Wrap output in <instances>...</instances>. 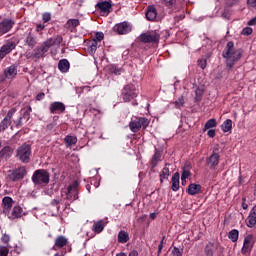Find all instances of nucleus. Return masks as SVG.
Masks as SVG:
<instances>
[{
	"label": "nucleus",
	"mask_w": 256,
	"mask_h": 256,
	"mask_svg": "<svg viewBox=\"0 0 256 256\" xmlns=\"http://www.w3.org/2000/svg\"><path fill=\"white\" fill-rule=\"evenodd\" d=\"M42 20L44 21V23H49V21H51V13L45 12L42 15Z\"/></svg>",
	"instance_id": "obj_45"
},
{
	"label": "nucleus",
	"mask_w": 256,
	"mask_h": 256,
	"mask_svg": "<svg viewBox=\"0 0 256 256\" xmlns=\"http://www.w3.org/2000/svg\"><path fill=\"white\" fill-rule=\"evenodd\" d=\"M61 43H63V37L61 35L49 38L37 49L36 57H43L51 47H59Z\"/></svg>",
	"instance_id": "obj_2"
},
{
	"label": "nucleus",
	"mask_w": 256,
	"mask_h": 256,
	"mask_svg": "<svg viewBox=\"0 0 256 256\" xmlns=\"http://www.w3.org/2000/svg\"><path fill=\"white\" fill-rule=\"evenodd\" d=\"M168 163L165 164V167L160 172V183H163V179H169V168L167 167Z\"/></svg>",
	"instance_id": "obj_34"
},
{
	"label": "nucleus",
	"mask_w": 256,
	"mask_h": 256,
	"mask_svg": "<svg viewBox=\"0 0 256 256\" xmlns=\"http://www.w3.org/2000/svg\"><path fill=\"white\" fill-rule=\"evenodd\" d=\"M103 39H105V34H103V32H96L93 40L97 41V43L99 45V43H101V41H103Z\"/></svg>",
	"instance_id": "obj_40"
},
{
	"label": "nucleus",
	"mask_w": 256,
	"mask_h": 256,
	"mask_svg": "<svg viewBox=\"0 0 256 256\" xmlns=\"http://www.w3.org/2000/svg\"><path fill=\"white\" fill-rule=\"evenodd\" d=\"M248 25H250V26L256 25V17H255V18H252V19L248 22Z\"/></svg>",
	"instance_id": "obj_59"
},
{
	"label": "nucleus",
	"mask_w": 256,
	"mask_h": 256,
	"mask_svg": "<svg viewBox=\"0 0 256 256\" xmlns=\"http://www.w3.org/2000/svg\"><path fill=\"white\" fill-rule=\"evenodd\" d=\"M174 105L176 109H181L183 105H185V98L183 96L179 97L175 102Z\"/></svg>",
	"instance_id": "obj_39"
},
{
	"label": "nucleus",
	"mask_w": 256,
	"mask_h": 256,
	"mask_svg": "<svg viewBox=\"0 0 256 256\" xmlns=\"http://www.w3.org/2000/svg\"><path fill=\"white\" fill-rule=\"evenodd\" d=\"M44 29H45V26L41 24L37 25L36 27V31H43Z\"/></svg>",
	"instance_id": "obj_61"
},
{
	"label": "nucleus",
	"mask_w": 256,
	"mask_h": 256,
	"mask_svg": "<svg viewBox=\"0 0 256 256\" xmlns=\"http://www.w3.org/2000/svg\"><path fill=\"white\" fill-rule=\"evenodd\" d=\"M149 119L145 117L136 118L135 120L130 121L129 129L132 133H139L141 128L147 129L149 127Z\"/></svg>",
	"instance_id": "obj_6"
},
{
	"label": "nucleus",
	"mask_w": 256,
	"mask_h": 256,
	"mask_svg": "<svg viewBox=\"0 0 256 256\" xmlns=\"http://www.w3.org/2000/svg\"><path fill=\"white\" fill-rule=\"evenodd\" d=\"M201 189H202L201 184L191 183L188 186L187 193L188 195H192V196L199 195V193H201L202 191Z\"/></svg>",
	"instance_id": "obj_22"
},
{
	"label": "nucleus",
	"mask_w": 256,
	"mask_h": 256,
	"mask_svg": "<svg viewBox=\"0 0 256 256\" xmlns=\"http://www.w3.org/2000/svg\"><path fill=\"white\" fill-rule=\"evenodd\" d=\"M222 56L224 59H228V61H239L243 57V50L235 49V43H233V41H229L222 53Z\"/></svg>",
	"instance_id": "obj_1"
},
{
	"label": "nucleus",
	"mask_w": 256,
	"mask_h": 256,
	"mask_svg": "<svg viewBox=\"0 0 256 256\" xmlns=\"http://www.w3.org/2000/svg\"><path fill=\"white\" fill-rule=\"evenodd\" d=\"M161 157H162L161 150L155 148L154 154L150 160L151 169H155V167H157V165H159V163L161 161Z\"/></svg>",
	"instance_id": "obj_18"
},
{
	"label": "nucleus",
	"mask_w": 256,
	"mask_h": 256,
	"mask_svg": "<svg viewBox=\"0 0 256 256\" xmlns=\"http://www.w3.org/2000/svg\"><path fill=\"white\" fill-rule=\"evenodd\" d=\"M104 69L106 71H110V73H113L114 75H119L122 71V69L117 67V65H106Z\"/></svg>",
	"instance_id": "obj_33"
},
{
	"label": "nucleus",
	"mask_w": 256,
	"mask_h": 256,
	"mask_svg": "<svg viewBox=\"0 0 256 256\" xmlns=\"http://www.w3.org/2000/svg\"><path fill=\"white\" fill-rule=\"evenodd\" d=\"M107 225V222H105L104 220H98V221H95L93 223V226H92V231L96 234V235H99V233H103L105 227Z\"/></svg>",
	"instance_id": "obj_20"
},
{
	"label": "nucleus",
	"mask_w": 256,
	"mask_h": 256,
	"mask_svg": "<svg viewBox=\"0 0 256 256\" xmlns=\"http://www.w3.org/2000/svg\"><path fill=\"white\" fill-rule=\"evenodd\" d=\"M221 159V156L217 152H212L209 158L206 159L207 167L210 168L211 171L215 170L217 168V165H219V161Z\"/></svg>",
	"instance_id": "obj_13"
},
{
	"label": "nucleus",
	"mask_w": 256,
	"mask_h": 256,
	"mask_svg": "<svg viewBox=\"0 0 256 256\" xmlns=\"http://www.w3.org/2000/svg\"><path fill=\"white\" fill-rule=\"evenodd\" d=\"M23 126V117L20 116L18 119V122L16 123V127H22Z\"/></svg>",
	"instance_id": "obj_58"
},
{
	"label": "nucleus",
	"mask_w": 256,
	"mask_h": 256,
	"mask_svg": "<svg viewBox=\"0 0 256 256\" xmlns=\"http://www.w3.org/2000/svg\"><path fill=\"white\" fill-rule=\"evenodd\" d=\"M253 33V28L251 27H246L242 30V35L249 36Z\"/></svg>",
	"instance_id": "obj_48"
},
{
	"label": "nucleus",
	"mask_w": 256,
	"mask_h": 256,
	"mask_svg": "<svg viewBox=\"0 0 256 256\" xmlns=\"http://www.w3.org/2000/svg\"><path fill=\"white\" fill-rule=\"evenodd\" d=\"M97 47H99V44L97 42V40H92L88 43V53L90 55H95V53L97 52Z\"/></svg>",
	"instance_id": "obj_29"
},
{
	"label": "nucleus",
	"mask_w": 256,
	"mask_h": 256,
	"mask_svg": "<svg viewBox=\"0 0 256 256\" xmlns=\"http://www.w3.org/2000/svg\"><path fill=\"white\" fill-rule=\"evenodd\" d=\"M163 5H166V7H173L175 5V0H160Z\"/></svg>",
	"instance_id": "obj_46"
},
{
	"label": "nucleus",
	"mask_w": 256,
	"mask_h": 256,
	"mask_svg": "<svg viewBox=\"0 0 256 256\" xmlns=\"http://www.w3.org/2000/svg\"><path fill=\"white\" fill-rule=\"evenodd\" d=\"M59 203H61V200L58 199V198H55L53 199L51 202H50V205H52V207H57L59 205Z\"/></svg>",
	"instance_id": "obj_50"
},
{
	"label": "nucleus",
	"mask_w": 256,
	"mask_h": 256,
	"mask_svg": "<svg viewBox=\"0 0 256 256\" xmlns=\"http://www.w3.org/2000/svg\"><path fill=\"white\" fill-rule=\"evenodd\" d=\"M160 35L157 32H146L139 36V40L142 43H157L160 39Z\"/></svg>",
	"instance_id": "obj_9"
},
{
	"label": "nucleus",
	"mask_w": 256,
	"mask_h": 256,
	"mask_svg": "<svg viewBox=\"0 0 256 256\" xmlns=\"http://www.w3.org/2000/svg\"><path fill=\"white\" fill-rule=\"evenodd\" d=\"M25 45H27L28 47H30V49H33V47H35V45H37V36H35V34L33 33H29L25 40H24Z\"/></svg>",
	"instance_id": "obj_24"
},
{
	"label": "nucleus",
	"mask_w": 256,
	"mask_h": 256,
	"mask_svg": "<svg viewBox=\"0 0 256 256\" xmlns=\"http://www.w3.org/2000/svg\"><path fill=\"white\" fill-rule=\"evenodd\" d=\"M172 186H171V189L172 191H179V172H176L173 174L172 176Z\"/></svg>",
	"instance_id": "obj_27"
},
{
	"label": "nucleus",
	"mask_w": 256,
	"mask_h": 256,
	"mask_svg": "<svg viewBox=\"0 0 256 256\" xmlns=\"http://www.w3.org/2000/svg\"><path fill=\"white\" fill-rule=\"evenodd\" d=\"M58 65H69V60L67 59H62L58 62Z\"/></svg>",
	"instance_id": "obj_57"
},
{
	"label": "nucleus",
	"mask_w": 256,
	"mask_h": 256,
	"mask_svg": "<svg viewBox=\"0 0 256 256\" xmlns=\"http://www.w3.org/2000/svg\"><path fill=\"white\" fill-rule=\"evenodd\" d=\"M76 191L77 189V184H73V185H70L68 188H67V194L69 195L71 193V191Z\"/></svg>",
	"instance_id": "obj_52"
},
{
	"label": "nucleus",
	"mask_w": 256,
	"mask_h": 256,
	"mask_svg": "<svg viewBox=\"0 0 256 256\" xmlns=\"http://www.w3.org/2000/svg\"><path fill=\"white\" fill-rule=\"evenodd\" d=\"M249 7L256 8V0H247Z\"/></svg>",
	"instance_id": "obj_55"
},
{
	"label": "nucleus",
	"mask_w": 256,
	"mask_h": 256,
	"mask_svg": "<svg viewBox=\"0 0 256 256\" xmlns=\"http://www.w3.org/2000/svg\"><path fill=\"white\" fill-rule=\"evenodd\" d=\"M213 127H217V120L216 119H210L208 120L203 128V132L207 131V129H213Z\"/></svg>",
	"instance_id": "obj_35"
},
{
	"label": "nucleus",
	"mask_w": 256,
	"mask_h": 256,
	"mask_svg": "<svg viewBox=\"0 0 256 256\" xmlns=\"http://www.w3.org/2000/svg\"><path fill=\"white\" fill-rule=\"evenodd\" d=\"M16 157L21 163H29L31 161V145L22 144L16 150Z\"/></svg>",
	"instance_id": "obj_5"
},
{
	"label": "nucleus",
	"mask_w": 256,
	"mask_h": 256,
	"mask_svg": "<svg viewBox=\"0 0 256 256\" xmlns=\"http://www.w3.org/2000/svg\"><path fill=\"white\" fill-rule=\"evenodd\" d=\"M132 29L133 27L129 22H122L114 26V31L118 33V35H127V33H131Z\"/></svg>",
	"instance_id": "obj_12"
},
{
	"label": "nucleus",
	"mask_w": 256,
	"mask_h": 256,
	"mask_svg": "<svg viewBox=\"0 0 256 256\" xmlns=\"http://www.w3.org/2000/svg\"><path fill=\"white\" fill-rule=\"evenodd\" d=\"M2 203L4 205V209H11V207H13V198L6 196L3 198Z\"/></svg>",
	"instance_id": "obj_36"
},
{
	"label": "nucleus",
	"mask_w": 256,
	"mask_h": 256,
	"mask_svg": "<svg viewBox=\"0 0 256 256\" xmlns=\"http://www.w3.org/2000/svg\"><path fill=\"white\" fill-rule=\"evenodd\" d=\"M23 215V208L21 206H15L11 212L10 219H19Z\"/></svg>",
	"instance_id": "obj_26"
},
{
	"label": "nucleus",
	"mask_w": 256,
	"mask_h": 256,
	"mask_svg": "<svg viewBox=\"0 0 256 256\" xmlns=\"http://www.w3.org/2000/svg\"><path fill=\"white\" fill-rule=\"evenodd\" d=\"M228 239L232 241V243H237L239 240V230L233 229L228 233Z\"/></svg>",
	"instance_id": "obj_32"
},
{
	"label": "nucleus",
	"mask_w": 256,
	"mask_h": 256,
	"mask_svg": "<svg viewBox=\"0 0 256 256\" xmlns=\"http://www.w3.org/2000/svg\"><path fill=\"white\" fill-rule=\"evenodd\" d=\"M9 255V246L0 245V256H8Z\"/></svg>",
	"instance_id": "obj_41"
},
{
	"label": "nucleus",
	"mask_w": 256,
	"mask_h": 256,
	"mask_svg": "<svg viewBox=\"0 0 256 256\" xmlns=\"http://www.w3.org/2000/svg\"><path fill=\"white\" fill-rule=\"evenodd\" d=\"M70 67V65H58V69L61 71V73H67Z\"/></svg>",
	"instance_id": "obj_47"
},
{
	"label": "nucleus",
	"mask_w": 256,
	"mask_h": 256,
	"mask_svg": "<svg viewBox=\"0 0 256 256\" xmlns=\"http://www.w3.org/2000/svg\"><path fill=\"white\" fill-rule=\"evenodd\" d=\"M191 177V172L189 170H183L181 174V179H189Z\"/></svg>",
	"instance_id": "obj_49"
},
{
	"label": "nucleus",
	"mask_w": 256,
	"mask_h": 256,
	"mask_svg": "<svg viewBox=\"0 0 256 256\" xmlns=\"http://www.w3.org/2000/svg\"><path fill=\"white\" fill-rule=\"evenodd\" d=\"M27 175V168L25 166H20L16 169L8 171V179L13 181V183H17V181H21V179H25Z\"/></svg>",
	"instance_id": "obj_7"
},
{
	"label": "nucleus",
	"mask_w": 256,
	"mask_h": 256,
	"mask_svg": "<svg viewBox=\"0 0 256 256\" xmlns=\"http://www.w3.org/2000/svg\"><path fill=\"white\" fill-rule=\"evenodd\" d=\"M129 241V233L124 231V230H121L119 233H118V243H122V244H125Z\"/></svg>",
	"instance_id": "obj_30"
},
{
	"label": "nucleus",
	"mask_w": 256,
	"mask_h": 256,
	"mask_svg": "<svg viewBox=\"0 0 256 256\" xmlns=\"http://www.w3.org/2000/svg\"><path fill=\"white\" fill-rule=\"evenodd\" d=\"M96 7L103 15H108L111 13V3L107 1L98 2Z\"/></svg>",
	"instance_id": "obj_19"
},
{
	"label": "nucleus",
	"mask_w": 256,
	"mask_h": 256,
	"mask_svg": "<svg viewBox=\"0 0 256 256\" xmlns=\"http://www.w3.org/2000/svg\"><path fill=\"white\" fill-rule=\"evenodd\" d=\"M15 22L9 18L4 19L0 22V35H5V33H9L10 29H13Z\"/></svg>",
	"instance_id": "obj_16"
},
{
	"label": "nucleus",
	"mask_w": 256,
	"mask_h": 256,
	"mask_svg": "<svg viewBox=\"0 0 256 256\" xmlns=\"http://www.w3.org/2000/svg\"><path fill=\"white\" fill-rule=\"evenodd\" d=\"M67 243H69V240H67L65 236L63 235L58 236L54 242V246H53L54 251H57V249H63V247H65Z\"/></svg>",
	"instance_id": "obj_21"
},
{
	"label": "nucleus",
	"mask_w": 256,
	"mask_h": 256,
	"mask_svg": "<svg viewBox=\"0 0 256 256\" xmlns=\"http://www.w3.org/2000/svg\"><path fill=\"white\" fill-rule=\"evenodd\" d=\"M195 94H196V97H195L196 101H201V97H203V90L197 88L195 90Z\"/></svg>",
	"instance_id": "obj_44"
},
{
	"label": "nucleus",
	"mask_w": 256,
	"mask_h": 256,
	"mask_svg": "<svg viewBox=\"0 0 256 256\" xmlns=\"http://www.w3.org/2000/svg\"><path fill=\"white\" fill-rule=\"evenodd\" d=\"M146 19L148 21H155V19H157V9L155 8V6H148L146 12Z\"/></svg>",
	"instance_id": "obj_25"
},
{
	"label": "nucleus",
	"mask_w": 256,
	"mask_h": 256,
	"mask_svg": "<svg viewBox=\"0 0 256 256\" xmlns=\"http://www.w3.org/2000/svg\"><path fill=\"white\" fill-rule=\"evenodd\" d=\"M221 129H222L223 133H229V131H231V129H233V120L227 119L226 121H224L221 125Z\"/></svg>",
	"instance_id": "obj_28"
},
{
	"label": "nucleus",
	"mask_w": 256,
	"mask_h": 256,
	"mask_svg": "<svg viewBox=\"0 0 256 256\" xmlns=\"http://www.w3.org/2000/svg\"><path fill=\"white\" fill-rule=\"evenodd\" d=\"M64 143L66 144V147H72V145H77V137L67 135L64 138Z\"/></svg>",
	"instance_id": "obj_31"
},
{
	"label": "nucleus",
	"mask_w": 256,
	"mask_h": 256,
	"mask_svg": "<svg viewBox=\"0 0 256 256\" xmlns=\"http://www.w3.org/2000/svg\"><path fill=\"white\" fill-rule=\"evenodd\" d=\"M163 240L160 241L159 245H158V251H157V256L161 255V252L163 251Z\"/></svg>",
	"instance_id": "obj_51"
},
{
	"label": "nucleus",
	"mask_w": 256,
	"mask_h": 256,
	"mask_svg": "<svg viewBox=\"0 0 256 256\" xmlns=\"http://www.w3.org/2000/svg\"><path fill=\"white\" fill-rule=\"evenodd\" d=\"M31 111H33V108H31V106H29L27 109H22V119L29 121V119H31Z\"/></svg>",
	"instance_id": "obj_38"
},
{
	"label": "nucleus",
	"mask_w": 256,
	"mask_h": 256,
	"mask_svg": "<svg viewBox=\"0 0 256 256\" xmlns=\"http://www.w3.org/2000/svg\"><path fill=\"white\" fill-rule=\"evenodd\" d=\"M150 219L154 220V219H157V213L153 212V213H150Z\"/></svg>",
	"instance_id": "obj_62"
},
{
	"label": "nucleus",
	"mask_w": 256,
	"mask_h": 256,
	"mask_svg": "<svg viewBox=\"0 0 256 256\" xmlns=\"http://www.w3.org/2000/svg\"><path fill=\"white\" fill-rule=\"evenodd\" d=\"M9 241H11V237L8 234H3L1 237V242L9 247Z\"/></svg>",
	"instance_id": "obj_43"
},
{
	"label": "nucleus",
	"mask_w": 256,
	"mask_h": 256,
	"mask_svg": "<svg viewBox=\"0 0 256 256\" xmlns=\"http://www.w3.org/2000/svg\"><path fill=\"white\" fill-rule=\"evenodd\" d=\"M19 66H9L7 67L4 72L3 75L0 76V81H5L6 79H15V77H17V68Z\"/></svg>",
	"instance_id": "obj_14"
},
{
	"label": "nucleus",
	"mask_w": 256,
	"mask_h": 256,
	"mask_svg": "<svg viewBox=\"0 0 256 256\" xmlns=\"http://www.w3.org/2000/svg\"><path fill=\"white\" fill-rule=\"evenodd\" d=\"M51 174L45 169L35 170L32 175V182L34 185H49Z\"/></svg>",
	"instance_id": "obj_3"
},
{
	"label": "nucleus",
	"mask_w": 256,
	"mask_h": 256,
	"mask_svg": "<svg viewBox=\"0 0 256 256\" xmlns=\"http://www.w3.org/2000/svg\"><path fill=\"white\" fill-rule=\"evenodd\" d=\"M139 96V90L135 88L133 84H127L123 87L121 92V98L124 103H129V101H133V99Z\"/></svg>",
	"instance_id": "obj_4"
},
{
	"label": "nucleus",
	"mask_w": 256,
	"mask_h": 256,
	"mask_svg": "<svg viewBox=\"0 0 256 256\" xmlns=\"http://www.w3.org/2000/svg\"><path fill=\"white\" fill-rule=\"evenodd\" d=\"M65 104L63 102H53L49 106V111L52 115L65 113Z\"/></svg>",
	"instance_id": "obj_15"
},
{
	"label": "nucleus",
	"mask_w": 256,
	"mask_h": 256,
	"mask_svg": "<svg viewBox=\"0 0 256 256\" xmlns=\"http://www.w3.org/2000/svg\"><path fill=\"white\" fill-rule=\"evenodd\" d=\"M253 235H248L244 239L243 247H242V253H250L251 249H253Z\"/></svg>",
	"instance_id": "obj_17"
},
{
	"label": "nucleus",
	"mask_w": 256,
	"mask_h": 256,
	"mask_svg": "<svg viewBox=\"0 0 256 256\" xmlns=\"http://www.w3.org/2000/svg\"><path fill=\"white\" fill-rule=\"evenodd\" d=\"M12 155L13 148H11V146H5L0 150V159H6L7 161L8 159H11Z\"/></svg>",
	"instance_id": "obj_23"
},
{
	"label": "nucleus",
	"mask_w": 256,
	"mask_h": 256,
	"mask_svg": "<svg viewBox=\"0 0 256 256\" xmlns=\"http://www.w3.org/2000/svg\"><path fill=\"white\" fill-rule=\"evenodd\" d=\"M43 99H45V93L41 92L37 94L36 101H43Z\"/></svg>",
	"instance_id": "obj_53"
},
{
	"label": "nucleus",
	"mask_w": 256,
	"mask_h": 256,
	"mask_svg": "<svg viewBox=\"0 0 256 256\" xmlns=\"http://www.w3.org/2000/svg\"><path fill=\"white\" fill-rule=\"evenodd\" d=\"M242 209H249V205H247V203H245V201H247V199L246 198H242Z\"/></svg>",
	"instance_id": "obj_56"
},
{
	"label": "nucleus",
	"mask_w": 256,
	"mask_h": 256,
	"mask_svg": "<svg viewBox=\"0 0 256 256\" xmlns=\"http://www.w3.org/2000/svg\"><path fill=\"white\" fill-rule=\"evenodd\" d=\"M116 256H127V254H125L124 252H121V253L116 254Z\"/></svg>",
	"instance_id": "obj_64"
},
{
	"label": "nucleus",
	"mask_w": 256,
	"mask_h": 256,
	"mask_svg": "<svg viewBox=\"0 0 256 256\" xmlns=\"http://www.w3.org/2000/svg\"><path fill=\"white\" fill-rule=\"evenodd\" d=\"M17 47V41L11 39L8 40L2 47L0 48V59H3L6 55H9L13 49Z\"/></svg>",
	"instance_id": "obj_10"
},
{
	"label": "nucleus",
	"mask_w": 256,
	"mask_h": 256,
	"mask_svg": "<svg viewBox=\"0 0 256 256\" xmlns=\"http://www.w3.org/2000/svg\"><path fill=\"white\" fill-rule=\"evenodd\" d=\"M53 127H55L54 124H48V125L46 126V128L48 129V131H51V130L53 129Z\"/></svg>",
	"instance_id": "obj_63"
},
{
	"label": "nucleus",
	"mask_w": 256,
	"mask_h": 256,
	"mask_svg": "<svg viewBox=\"0 0 256 256\" xmlns=\"http://www.w3.org/2000/svg\"><path fill=\"white\" fill-rule=\"evenodd\" d=\"M221 245L217 241H209L204 247L205 256H214L217 251H219Z\"/></svg>",
	"instance_id": "obj_11"
},
{
	"label": "nucleus",
	"mask_w": 256,
	"mask_h": 256,
	"mask_svg": "<svg viewBox=\"0 0 256 256\" xmlns=\"http://www.w3.org/2000/svg\"><path fill=\"white\" fill-rule=\"evenodd\" d=\"M171 255L172 256H183V249H179L176 246H174L172 249Z\"/></svg>",
	"instance_id": "obj_42"
},
{
	"label": "nucleus",
	"mask_w": 256,
	"mask_h": 256,
	"mask_svg": "<svg viewBox=\"0 0 256 256\" xmlns=\"http://www.w3.org/2000/svg\"><path fill=\"white\" fill-rule=\"evenodd\" d=\"M207 135H208V137H210V139H213V137H215V135H216V132H215V130L210 129V130H208Z\"/></svg>",
	"instance_id": "obj_54"
},
{
	"label": "nucleus",
	"mask_w": 256,
	"mask_h": 256,
	"mask_svg": "<svg viewBox=\"0 0 256 256\" xmlns=\"http://www.w3.org/2000/svg\"><path fill=\"white\" fill-rule=\"evenodd\" d=\"M17 113V108H11L4 119L0 122V133H3V131H7L9 127H11V119H13V115Z\"/></svg>",
	"instance_id": "obj_8"
},
{
	"label": "nucleus",
	"mask_w": 256,
	"mask_h": 256,
	"mask_svg": "<svg viewBox=\"0 0 256 256\" xmlns=\"http://www.w3.org/2000/svg\"><path fill=\"white\" fill-rule=\"evenodd\" d=\"M128 256H139V252H137V250H133L129 253Z\"/></svg>",
	"instance_id": "obj_60"
},
{
	"label": "nucleus",
	"mask_w": 256,
	"mask_h": 256,
	"mask_svg": "<svg viewBox=\"0 0 256 256\" xmlns=\"http://www.w3.org/2000/svg\"><path fill=\"white\" fill-rule=\"evenodd\" d=\"M79 19H69L66 23L67 29H75V27H79Z\"/></svg>",
	"instance_id": "obj_37"
}]
</instances>
